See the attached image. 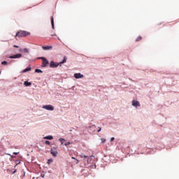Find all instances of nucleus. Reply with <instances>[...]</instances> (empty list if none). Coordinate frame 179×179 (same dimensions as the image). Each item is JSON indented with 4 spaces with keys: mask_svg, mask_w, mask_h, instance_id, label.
<instances>
[{
    "mask_svg": "<svg viewBox=\"0 0 179 179\" xmlns=\"http://www.w3.org/2000/svg\"><path fill=\"white\" fill-rule=\"evenodd\" d=\"M27 36H30V32L22 30L18 31L15 34V37H27Z\"/></svg>",
    "mask_w": 179,
    "mask_h": 179,
    "instance_id": "nucleus-1",
    "label": "nucleus"
},
{
    "mask_svg": "<svg viewBox=\"0 0 179 179\" xmlns=\"http://www.w3.org/2000/svg\"><path fill=\"white\" fill-rule=\"evenodd\" d=\"M39 59H42V65L43 68H45L47 65H48V60L45 57H39Z\"/></svg>",
    "mask_w": 179,
    "mask_h": 179,
    "instance_id": "nucleus-2",
    "label": "nucleus"
},
{
    "mask_svg": "<svg viewBox=\"0 0 179 179\" xmlns=\"http://www.w3.org/2000/svg\"><path fill=\"white\" fill-rule=\"evenodd\" d=\"M42 108L45 110H48V111H54V107L52 105H45Z\"/></svg>",
    "mask_w": 179,
    "mask_h": 179,
    "instance_id": "nucleus-3",
    "label": "nucleus"
},
{
    "mask_svg": "<svg viewBox=\"0 0 179 179\" xmlns=\"http://www.w3.org/2000/svg\"><path fill=\"white\" fill-rule=\"evenodd\" d=\"M80 157H81L82 159H83L84 163H86V162H87L88 164H89V163H90V162H89V160H90V157H89L88 156L82 155H80Z\"/></svg>",
    "mask_w": 179,
    "mask_h": 179,
    "instance_id": "nucleus-4",
    "label": "nucleus"
},
{
    "mask_svg": "<svg viewBox=\"0 0 179 179\" xmlns=\"http://www.w3.org/2000/svg\"><path fill=\"white\" fill-rule=\"evenodd\" d=\"M59 65V64L58 63H55L54 62V61H51L50 62V68H57V66Z\"/></svg>",
    "mask_w": 179,
    "mask_h": 179,
    "instance_id": "nucleus-5",
    "label": "nucleus"
},
{
    "mask_svg": "<svg viewBox=\"0 0 179 179\" xmlns=\"http://www.w3.org/2000/svg\"><path fill=\"white\" fill-rule=\"evenodd\" d=\"M9 58H10L11 59H16V58H22V54L19 53L17 55H14L13 56H10Z\"/></svg>",
    "mask_w": 179,
    "mask_h": 179,
    "instance_id": "nucleus-6",
    "label": "nucleus"
},
{
    "mask_svg": "<svg viewBox=\"0 0 179 179\" xmlns=\"http://www.w3.org/2000/svg\"><path fill=\"white\" fill-rule=\"evenodd\" d=\"M132 106H134V107H140L141 103L138 101L133 100L132 101Z\"/></svg>",
    "mask_w": 179,
    "mask_h": 179,
    "instance_id": "nucleus-7",
    "label": "nucleus"
},
{
    "mask_svg": "<svg viewBox=\"0 0 179 179\" xmlns=\"http://www.w3.org/2000/svg\"><path fill=\"white\" fill-rule=\"evenodd\" d=\"M74 78H76V79H80V78H83V75H82L80 73H75Z\"/></svg>",
    "mask_w": 179,
    "mask_h": 179,
    "instance_id": "nucleus-8",
    "label": "nucleus"
},
{
    "mask_svg": "<svg viewBox=\"0 0 179 179\" xmlns=\"http://www.w3.org/2000/svg\"><path fill=\"white\" fill-rule=\"evenodd\" d=\"M43 50L48 51V50H52V46H42Z\"/></svg>",
    "mask_w": 179,
    "mask_h": 179,
    "instance_id": "nucleus-9",
    "label": "nucleus"
},
{
    "mask_svg": "<svg viewBox=\"0 0 179 179\" xmlns=\"http://www.w3.org/2000/svg\"><path fill=\"white\" fill-rule=\"evenodd\" d=\"M50 153L54 157H57V155H58V152L53 150L52 149L50 150Z\"/></svg>",
    "mask_w": 179,
    "mask_h": 179,
    "instance_id": "nucleus-10",
    "label": "nucleus"
},
{
    "mask_svg": "<svg viewBox=\"0 0 179 179\" xmlns=\"http://www.w3.org/2000/svg\"><path fill=\"white\" fill-rule=\"evenodd\" d=\"M31 71V67H30V66H28L27 69H25L22 72L24 73H25V72H29V71Z\"/></svg>",
    "mask_w": 179,
    "mask_h": 179,
    "instance_id": "nucleus-11",
    "label": "nucleus"
},
{
    "mask_svg": "<svg viewBox=\"0 0 179 179\" xmlns=\"http://www.w3.org/2000/svg\"><path fill=\"white\" fill-rule=\"evenodd\" d=\"M24 86H26V87H27V86H31V83H29V82H27V81H24Z\"/></svg>",
    "mask_w": 179,
    "mask_h": 179,
    "instance_id": "nucleus-12",
    "label": "nucleus"
},
{
    "mask_svg": "<svg viewBox=\"0 0 179 179\" xmlns=\"http://www.w3.org/2000/svg\"><path fill=\"white\" fill-rule=\"evenodd\" d=\"M44 139H48L49 141H52V139H53V137L52 136H47L44 137Z\"/></svg>",
    "mask_w": 179,
    "mask_h": 179,
    "instance_id": "nucleus-13",
    "label": "nucleus"
},
{
    "mask_svg": "<svg viewBox=\"0 0 179 179\" xmlns=\"http://www.w3.org/2000/svg\"><path fill=\"white\" fill-rule=\"evenodd\" d=\"M52 28L54 29V17H51Z\"/></svg>",
    "mask_w": 179,
    "mask_h": 179,
    "instance_id": "nucleus-14",
    "label": "nucleus"
},
{
    "mask_svg": "<svg viewBox=\"0 0 179 179\" xmlns=\"http://www.w3.org/2000/svg\"><path fill=\"white\" fill-rule=\"evenodd\" d=\"M22 52H24L25 54H29V49L27 48H24L22 50Z\"/></svg>",
    "mask_w": 179,
    "mask_h": 179,
    "instance_id": "nucleus-15",
    "label": "nucleus"
},
{
    "mask_svg": "<svg viewBox=\"0 0 179 179\" xmlns=\"http://www.w3.org/2000/svg\"><path fill=\"white\" fill-rule=\"evenodd\" d=\"M35 72H36V73H43V71H41V70H40V69H36L35 70Z\"/></svg>",
    "mask_w": 179,
    "mask_h": 179,
    "instance_id": "nucleus-16",
    "label": "nucleus"
},
{
    "mask_svg": "<svg viewBox=\"0 0 179 179\" xmlns=\"http://www.w3.org/2000/svg\"><path fill=\"white\" fill-rule=\"evenodd\" d=\"M65 62H66V57H64L63 61L61 62L59 64H65Z\"/></svg>",
    "mask_w": 179,
    "mask_h": 179,
    "instance_id": "nucleus-17",
    "label": "nucleus"
},
{
    "mask_svg": "<svg viewBox=\"0 0 179 179\" xmlns=\"http://www.w3.org/2000/svg\"><path fill=\"white\" fill-rule=\"evenodd\" d=\"M59 142H61L62 145H64V141H65V139L59 138Z\"/></svg>",
    "mask_w": 179,
    "mask_h": 179,
    "instance_id": "nucleus-18",
    "label": "nucleus"
},
{
    "mask_svg": "<svg viewBox=\"0 0 179 179\" xmlns=\"http://www.w3.org/2000/svg\"><path fill=\"white\" fill-rule=\"evenodd\" d=\"M71 159H73L74 160H76V164H78L79 163V160L76 159L75 157H72Z\"/></svg>",
    "mask_w": 179,
    "mask_h": 179,
    "instance_id": "nucleus-19",
    "label": "nucleus"
},
{
    "mask_svg": "<svg viewBox=\"0 0 179 179\" xmlns=\"http://www.w3.org/2000/svg\"><path fill=\"white\" fill-rule=\"evenodd\" d=\"M142 40V36H138L136 39V41H141Z\"/></svg>",
    "mask_w": 179,
    "mask_h": 179,
    "instance_id": "nucleus-20",
    "label": "nucleus"
},
{
    "mask_svg": "<svg viewBox=\"0 0 179 179\" xmlns=\"http://www.w3.org/2000/svg\"><path fill=\"white\" fill-rule=\"evenodd\" d=\"M8 64V62L3 61L1 62V65H6Z\"/></svg>",
    "mask_w": 179,
    "mask_h": 179,
    "instance_id": "nucleus-21",
    "label": "nucleus"
},
{
    "mask_svg": "<svg viewBox=\"0 0 179 179\" xmlns=\"http://www.w3.org/2000/svg\"><path fill=\"white\" fill-rule=\"evenodd\" d=\"M71 143H71V142H66L65 143H64V145H65V146H68L69 145H71Z\"/></svg>",
    "mask_w": 179,
    "mask_h": 179,
    "instance_id": "nucleus-22",
    "label": "nucleus"
},
{
    "mask_svg": "<svg viewBox=\"0 0 179 179\" xmlns=\"http://www.w3.org/2000/svg\"><path fill=\"white\" fill-rule=\"evenodd\" d=\"M45 145H51V143L48 141H45Z\"/></svg>",
    "mask_w": 179,
    "mask_h": 179,
    "instance_id": "nucleus-23",
    "label": "nucleus"
},
{
    "mask_svg": "<svg viewBox=\"0 0 179 179\" xmlns=\"http://www.w3.org/2000/svg\"><path fill=\"white\" fill-rule=\"evenodd\" d=\"M41 177L42 178H44V177H45V175L43 174V173H41Z\"/></svg>",
    "mask_w": 179,
    "mask_h": 179,
    "instance_id": "nucleus-24",
    "label": "nucleus"
},
{
    "mask_svg": "<svg viewBox=\"0 0 179 179\" xmlns=\"http://www.w3.org/2000/svg\"><path fill=\"white\" fill-rule=\"evenodd\" d=\"M13 47H14L15 48H19V46H17V45H14Z\"/></svg>",
    "mask_w": 179,
    "mask_h": 179,
    "instance_id": "nucleus-25",
    "label": "nucleus"
},
{
    "mask_svg": "<svg viewBox=\"0 0 179 179\" xmlns=\"http://www.w3.org/2000/svg\"><path fill=\"white\" fill-rule=\"evenodd\" d=\"M19 52H23V50H22V49H20V50H19Z\"/></svg>",
    "mask_w": 179,
    "mask_h": 179,
    "instance_id": "nucleus-26",
    "label": "nucleus"
},
{
    "mask_svg": "<svg viewBox=\"0 0 179 179\" xmlns=\"http://www.w3.org/2000/svg\"><path fill=\"white\" fill-rule=\"evenodd\" d=\"M110 141H111V142H113V141H114V137H112V138H110Z\"/></svg>",
    "mask_w": 179,
    "mask_h": 179,
    "instance_id": "nucleus-27",
    "label": "nucleus"
},
{
    "mask_svg": "<svg viewBox=\"0 0 179 179\" xmlns=\"http://www.w3.org/2000/svg\"><path fill=\"white\" fill-rule=\"evenodd\" d=\"M52 162V159H49V160L48 161V163H50V162Z\"/></svg>",
    "mask_w": 179,
    "mask_h": 179,
    "instance_id": "nucleus-28",
    "label": "nucleus"
},
{
    "mask_svg": "<svg viewBox=\"0 0 179 179\" xmlns=\"http://www.w3.org/2000/svg\"><path fill=\"white\" fill-rule=\"evenodd\" d=\"M101 131V128H99V129L97 131V132H100Z\"/></svg>",
    "mask_w": 179,
    "mask_h": 179,
    "instance_id": "nucleus-29",
    "label": "nucleus"
},
{
    "mask_svg": "<svg viewBox=\"0 0 179 179\" xmlns=\"http://www.w3.org/2000/svg\"><path fill=\"white\" fill-rule=\"evenodd\" d=\"M102 142H106V139H102Z\"/></svg>",
    "mask_w": 179,
    "mask_h": 179,
    "instance_id": "nucleus-30",
    "label": "nucleus"
},
{
    "mask_svg": "<svg viewBox=\"0 0 179 179\" xmlns=\"http://www.w3.org/2000/svg\"><path fill=\"white\" fill-rule=\"evenodd\" d=\"M13 154H14V155H17V152H14Z\"/></svg>",
    "mask_w": 179,
    "mask_h": 179,
    "instance_id": "nucleus-31",
    "label": "nucleus"
},
{
    "mask_svg": "<svg viewBox=\"0 0 179 179\" xmlns=\"http://www.w3.org/2000/svg\"><path fill=\"white\" fill-rule=\"evenodd\" d=\"M0 74H1V71H0Z\"/></svg>",
    "mask_w": 179,
    "mask_h": 179,
    "instance_id": "nucleus-32",
    "label": "nucleus"
}]
</instances>
